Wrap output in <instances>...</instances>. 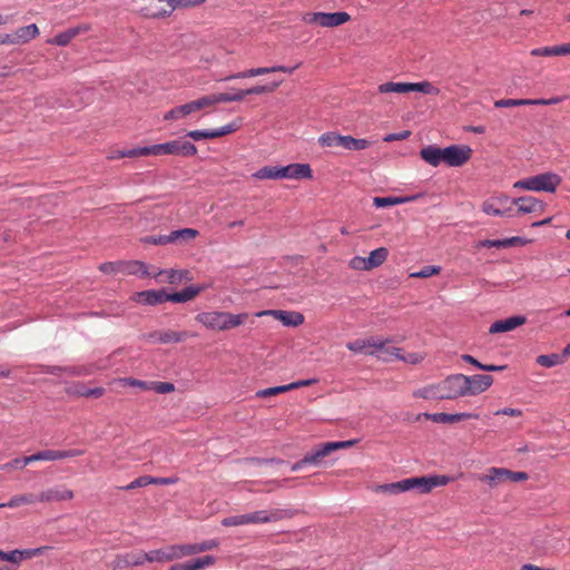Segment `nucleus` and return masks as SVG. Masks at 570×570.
<instances>
[{"label":"nucleus","mask_w":570,"mask_h":570,"mask_svg":"<svg viewBox=\"0 0 570 570\" xmlns=\"http://www.w3.org/2000/svg\"><path fill=\"white\" fill-rule=\"evenodd\" d=\"M465 375H450L438 384L425 386L415 396L429 400H455L465 396Z\"/></svg>","instance_id":"f257e3e1"},{"label":"nucleus","mask_w":570,"mask_h":570,"mask_svg":"<svg viewBox=\"0 0 570 570\" xmlns=\"http://www.w3.org/2000/svg\"><path fill=\"white\" fill-rule=\"evenodd\" d=\"M291 517L292 513L286 509L259 510L224 518L222 520V524L224 527H238L246 524L272 523Z\"/></svg>","instance_id":"f03ea898"},{"label":"nucleus","mask_w":570,"mask_h":570,"mask_svg":"<svg viewBox=\"0 0 570 570\" xmlns=\"http://www.w3.org/2000/svg\"><path fill=\"white\" fill-rule=\"evenodd\" d=\"M347 348L354 354L373 356L376 354H386L389 356H400V348L392 340L379 336L357 338L347 344Z\"/></svg>","instance_id":"7ed1b4c3"},{"label":"nucleus","mask_w":570,"mask_h":570,"mask_svg":"<svg viewBox=\"0 0 570 570\" xmlns=\"http://www.w3.org/2000/svg\"><path fill=\"white\" fill-rule=\"evenodd\" d=\"M247 313L232 314L228 312H203L196 316V320L206 328L212 331H228L243 325L248 318Z\"/></svg>","instance_id":"20e7f679"},{"label":"nucleus","mask_w":570,"mask_h":570,"mask_svg":"<svg viewBox=\"0 0 570 570\" xmlns=\"http://www.w3.org/2000/svg\"><path fill=\"white\" fill-rule=\"evenodd\" d=\"M561 181L562 179L558 174L547 171L518 180L513 184V188L531 191L554 193Z\"/></svg>","instance_id":"39448f33"},{"label":"nucleus","mask_w":570,"mask_h":570,"mask_svg":"<svg viewBox=\"0 0 570 570\" xmlns=\"http://www.w3.org/2000/svg\"><path fill=\"white\" fill-rule=\"evenodd\" d=\"M306 24H315L322 28L340 27L351 20V16L345 11L337 12H305L302 16Z\"/></svg>","instance_id":"423d86ee"},{"label":"nucleus","mask_w":570,"mask_h":570,"mask_svg":"<svg viewBox=\"0 0 570 570\" xmlns=\"http://www.w3.org/2000/svg\"><path fill=\"white\" fill-rule=\"evenodd\" d=\"M356 443L355 440H347V441H336V442H326L323 444H320L318 446L314 448L312 451L307 452L304 456V462H308L311 465H320L322 460L330 455L332 452L342 450V449H348L353 446Z\"/></svg>","instance_id":"0eeeda50"},{"label":"nucleus","mask_w":570,"mask_h":570,"mask_svg":"<svg viewBox=\"0 0 570 570\" xmlns=\"http://www.w3.org/2000/svg\"><path fill=\"white\" fill-rule=\"evenodd\" d=\"M153 156L160 155H181L194 156L197 154V147L189 141L173 140L151 146Z\"/></svg>","instance_id":"6e6552de"},{"label":"nucleus","mask_w":570,"mask_h":570,"mask_svg":"<svg viewBox=\"0 0 570 570\" xmlns=\"http://www.w3.org/2000/svg\"><path fill=\"white\" fill-rule=\"evenodd\" d=\"M482 210L491 216H514L512 199L507 195L492 196L483 202Z\"/></svg>","instance_id":"1a4fd4ad"},{"label":"nucleus","mask_w":570,"mask_h":570,"mask_svg":"<svg viewBox=\"0 0 570 570\" xmlns=\"http://www.w3.org/2000/svg\"><path fill=\"white\" fill-rule=\"evenodd\" d=\"M83 454L82 450H68V451H59V450H46L35 453L29 456L23 458V464H29L35 461H57L67 458L78 456Z\"/></svg>","instance_id":"9d476101"},{"label":"nucleus","mask_w":570,"mask_h":570,"mask_svg":"<svg viewBox=\"0 0 570 570\" xmlns=\"http://www.w3.org/2000/svg\"><path fill=\"white\" fill-rule=\"evenodd\" d=\"M493 383V379L488 374L465 375V396H474L485 392Z\"/></svg>","instance_id":"9b49d317"},{"label":"nucleus","mask_w":570,"mask_h":570,"mask_svg":"<svg viewBox=\"0 0 570 570\" xmlns=\"http://www.w3.org/2000/svg\"><path fill=\"white\" fill-rule=\"evenodd\" d=\"M473 150L468 145H451L448 147L446 164L450 167H461L472 157Z\"/></svg>","instance_id":"f8f14e48"},{"label":"nucleus","mask_w":570,"mask_h":570,"mask_svg":"<svg viewBox=\"0 0 570 570\" xmlns=\"http://www.w3.org/2000/svg\"><path fill=\"white\" fill-rule=\"evenodd\" d=\"M512 205L518 206L517 215L531 213L542 214L547 207L546 203L533 196L514 198L512 199Z\"/></svg>","instance_id":"ddd939ff"},{"label":"nucleus","mask_w":570,"mask_h":570,"mask_svg":"<svg viewBox=\"0 0 570 570\" xmlns=\"http://www.w3.org/2000/svg\"><path fill=\"white\" fill-rule=\"evenodd\" d=\"M73 498V492L65 485H56L38 494V501L45 503L69 501Z\"/></svg>","instance_id":"4468645a"},{"label":"nucleus","mask_w":570,"mask_h":570,"mask_svg":"<svg viewBox=\"0 0 570 570\" xmlns=\"http://www.w3.org/2000/svg\"><path fill=\"white\" fill-rule=\"evenodd\" d=\"M299 65L295 67H285V66H273V67H259V68H252L242 72H238L236 75H232L226 78V80L229 79H242V78H250L256 76H263L271 72H287L292 73Z\"/></svg>","instance_id":"2eb2a0df"},{"label":"nucleus","mask_w":570,"mask_h":570,"mask_svg":"<svg viewBox=\"0 0 570 570\" xmlns=\"http://www.w3.org/2000/svg\"><path fill=\"white\" fill-rule=\"evenodd\" d=\"M91 29L89 23H81L79 26L67 29L63 32L58 33L55 38L49 39L47 42L60 47L68 46L72 39L81 33H86Z\"/></svg>","instance_id":"dca6fc26"},{"label":"nucleus","mask_w":570,"mask_h":570,"mask_svg":"<svg viewBox=\"0 0 570 570\" xmlns=\"http://www.w3.org/2000/svg\"><path fill=\"white\" fill-rule=\"evenodd\" d=\"M262 315H273L276 320L282 322L286 326H298L304 323V315L298 312L293 311H264L257 314V316Z\"/></svg>","instance_id":"f3484780"},{"label":"nucleus","mask_w":570,"mask_h":570,"mask_svg":"<svg viewBox=\"0 0 570 570\" xmlns=\"http://www.w3.org/2000/svg\"><path fill=\"white\" fill-rule=\"evenodd\" d=\"M448 147L440 148L434 145L426 146L420 150L421 158L433 167H438L440 164H446Z\"/></svg>","instance_id":"a211bd4d"},{"label":"nucleus","mask_w":570,"mask_h":570,"mask_svg":"<svg viewBox=\"0 0 570 570\" xmlns=\"http://www.w3.org/2000/svg\"><path fill=\"white\" fill-rule=\"evenodd\" d=\"M424 416L435 423H443V424H451V423H456V422H461L464 420H478L479 419V414L471 413V412H462V413H454V414H449V413L428 414V413H425Z\"/></svg>","instance_id":"6ab92c4d"},{"label":"nucleus","mask_w":570,"mask_h":570,"mask_svg":"<svg viewBox=\"0 0 570 570\" xmlns=\"http://www.w3.org/2000/svg\"><path fill=\"white\" fill-rule=\"evenodd\" d=\"M145 10L146 16L159 19L170 16L175 8L174 3L169 0H150Z\"/></svg>","instance_id":"aec40b11"},{"label":"nucleus","mask_w":570,"mask_h":570,"mask_svg":"<svg viewBox=\"0 0 570 570\" xmlns=\"http://www.w3.org/2000/svg\"><path fill=\"white\" fill-rule=\"evenodd\" d=\"M46 548L24 549V550H12L4 552L0 550V561H8L11 563L19 564L23 559H31L40 556Z\"/></svg>","instance_id":"412c9836"},{"label":"nucleus","mask_w":570,"mask_h":570,"mask_svg":"<svg viewBox=\"0 0 570 570\" xmlns=\"http://www.w3.org/2000/svg\"><path fill=\"white\" fill-rule=\"evenodd\" d=\"M283 178L312 179L313 170L308 164H289L287 166H283Z\"/></svg>","instance_id":"4be33fe9"},{"label":"nucleus","mask_w":570,"mask_h":570,"mask_svg":"<svg viewBox=\"0 0 570 570\" xmlns=\"http://www.w3.org/2000/svg\"><path fill=\"white\" fill-rule=\"evenodd\" d=\"M134 299L139 303H144L147 305H157L165 302H168V293L165 289H149L138 292L134 295Z\"/></svg>","instance_id":"5701e85b"},{"label":"nucleus","mask_w":570,"mask_h":570,"mask_svg":"<svg viewBox=\"0 0 570 570\" xmlns=\"http://www.w3.org/2000/svg\"><path fill=\"white\" fill-rule=\"evenodd\" d=\"M478 480L487 483L491 489L505 483V468H489L484 473L478 475Z\"/></svg>","instance_id":"b1692460"},{"label":"nucleus","mask_w":570,"mask_h":570,"mask_svg":"<svg viewBox=\"0 0 570 570\" xmlns=\"http://www.w3.org/2000/svg\"><path fill=\"white\" fill-rule=\"evenodd\" d=\"M525 323L524 316H511L504 320H499L494 322L490 328L489 332L492 334L495 333H504L510 332L517 328L520 325H523Z\"/></svg>","instance_id":"393cba45"},{"label":"nucleus","mask_w":570,"mask_h":570,"mask_svg":"<svg viewBox=\"0 0 570 570\" xmlns=\"http://www.w3.org/2000/svg\"><path fill=\"white\" fill-rule=\"evenodd\" d=\"M154 276L159 277L160 282L166 281L173 285H178L183 281L191 279V275H190L189 271H187V269H165V271H159Z\"/></svg>","instance_id":"a878e982"},{"label":"nucleus","mask_w":570,"mask_h":570,"mask_svg":"<svg viewBox=\"0 0 570 570\" xmlns=\"http://www.w3.org/2000/svg\"><path fill=\"white\" fill-rule=\"evenodd\" d=\"M206 288H207L206 285L187 286L180 292L173 293V294L168 293V302L185 303V302L191 301L196 296H198L203 291H205Z\"/></svg>","instance_id":"bb28decb"},{"label":"nucleus","mask_w":570,"mask_h":570,"mask_svg":"<svg viewBox=\"0 0 570 570\" xmlns=\"http://www.w3.org/2000/svg\"><path fill=\"white\" fill-rule=\"evenodd\" d=\"M404 492L416 490L419 493H429L432 491L430 476H415L403 480Z\"/></svg>","instance_id":"cd10ccee"},{"label":"nucleus","mask_w":570,"mask_h":570,"mask_svg":"<svg viewBox=\"0 0 570 570\" xmlns=\"http://www.w3.org/2000/svg\"><path fill=\"white\" fill-rule=\"evenodd\" d=\"M146 557L148 562L157 563H166L177 560L173 544L148 551Z\"/></svg>","instance_id":"c85d7f7f"},{"label":"nucleus","mask_w":570,"mask_h":570,"mask_svg":"<svg viewBox=\"0 0 570 570\" xmlns=\"http://www.w3.org/2000/svg\"><path fill=\"white\" fill-rule=\"evenodd\" d=\"M529 243H530L529 239L514 236V237L504 238V239H494V240L485 239V240L481 242L479 246L488 247V248H491V247L500 248V247H511V246H524Z\"/></svg>","instance_id":"c756f323"},{"label":"nucleus","mask_w":570,"mask_h":570,"mask_svg":"<svg viewBox=\"0 0 570 570\" xmlns=\"http://www.w3.org/2000/svg\"><path fill=\"white\" fill-rule=\"evenodd\" d=\"M40 35V30L36 23L20 27L14 31L17 45H24L36 39Z\"/></svg>","instance_id":"7c9ffc66"},{"label":"nucleus","mask_w":570,"mask_h":570,"mask_svg":"<svg viewBox=\"0 0 570 570\" xmlns=\"http://www.w3.org/2000/svg\"><path fill=\"white\" fill-rule=\"evenodd\" d=\"M121 273L140 277L150 276L147 265L140 261L121 262Z\"/></svg>","instance_id":"2f4dec72"},{"label":"nucleus","mask_w":570,"mask_h":570,"mask_svg":"<svg viewBox=\"0 0 570 570\" xmlns=\"http://www.w3.org/2000/svg\"><path fill=\"white\" fill-rule=\"evenodd\" d=\"M370 490L377 494L397 495L404 492L403 480L392 483L373 484Z\"/></svg>","instance_id":"473e14b6"},{"label":"nucleus","mask_w":570,"mask_h":570,"mask_svg":"<svg viewBox=\"0 0 570 570\" xmlns=\"http://www.w3.org/2000/svg\"><path fill=\"white\" fill-rule=\"evenodd\" d=\"M372 146V141L364 138H354L352 136H343L342 147L345 150L358 151L367 149Z\"/></svg>","instance_id":"72a5a7b5"},{"label":"nucleus","mask_w":570,"mask_h":570,"mask_svg":"<svg viewBox=\"0 0 570 570\" xmlns=\"http://www.w3.org/2000/svg\"><path fill=\"white\" fill-rule=\"evenodd\" d=\"M187 336V332H176L171 330L158 332L153 335L155 340L164 344L183 342Z\"/></svg>","instance_id":"f704fd0d"},{"label":"nucleus","mask_w":570,"mask_h":570,"mask_svg":"<svg viewBox=\"0 0 570 570\" xmlns=\"http://www.w3.org/2000/svg\"><path fill=\"white\" fill-rule=\"evenodd\" d=\"M36 502H39L38 495L32 494V493H24V494H19V495L12 497L6 503H0V509L1 508H12L13 509V508H19L24 504H33Z\"/></svg>","instance_id":"c9c22d12"},{"label":"nucleus","mask_w":570,"mask_h":570,"mask_svg":"<svg viewBox=\"0 0 570 570\" xmlns=\"http://www.w3.org/2000/svg\"><path fill=\"white\" fill-rule=\"evenodd\" d=\"M199 232L194 228H183L174 230L169 234L170 243H188L198 236Z\"/></svg>","instance_id":"e433bc0d"},{"label":"nucleus","mask_w":570,"mask_h":570,"mask_svg":"<svg viewBox=\"0 0 570 570\" xmlns=\"http://www.w3.org/2000/svg\"><path fill=\"white\" fill-rule=\"evenodd\" d=\"M256 179H282L283 167L278 166H264L253 174Z\"/></svg>","instance_id":"4c0bfd02"},{"label":"nucleus","mask_w":570,"mask_h":570,"mask_svg":"<svg viewBox=\"0 0 570 570\" xmlns=\"http://www.w3.org/2000/svg\"><path fill=\"white\" fill-rule=\"evenodd\" d=\"M377 90L381 94H390V92L405 94V92H410V82L389 81V82L381 83L377 87Z\"/></svg>","instance_id":"58836bf2"},{"label":"nucleus","mask_w":570,"mask_h":570,"mask_svg":"<svg viewBox=\"0 0 570 570\" xmlns=\"http://www.w3.org/2000/svg\"><path fill=\"white\" fill-rule=\"evenodd\" d=\"M389 250L385 247H379L372 250L367 258L370 269L381 266L387 258Z\"/></svg>","instance_id":"ea45409f"},{"label":"nucleus","mask_w":570,"mask_h":570,"mask_svg":"<svg viewBox=\"0 0 570 570\" xmlns=\"http://www.w3.org/2000/svg\"><path fill=\"white\" fill-rule=\"evenodd\" d=\"M194 111H193L190 102H187V104L177 106V107L168 110L164 115V120H177V119L184 118L186 116H189Z\"/></svg>","instance_id":"a19ab883"},{"label":"nucleus","mask_w":570,"mask_h":570,"mask_svg":"<svg viewBox=\"0 0 570 570\" xmlns=\"http://www.w3.org/2000/svg\"><path fill=\"white\" fill-rule=\"evenodd\" d=\"M71 393L77 396L98 399L105 394V389H102V387L90 389L85 385H75L71 389Z\"/></svg>","instance_id":"79ce46f5"},{"label":"nucleus","mask_w":570,"mask_h":570,"mask_svg":"<svg viewBox=\"0 0 570 570\" xmlns=\"http://www.w3.org/2000/svg\"><path fill=\"white\" fill-rule=\"evenodd\" d=\"M343 135L335 131H327L318 137L322 147H342Z\"/></svg>","instance_id":"37998d69"},{"label":"nucleus","mask_w":570,"mask_h":570,"mask_svg":"<svg viewBox=\"0 0 570 570\" xmlns=\"http://www.w3.org/2000/svg\"><path fill=\"white\" fill-rule=\"evenodd\" d=\"M410 198H402V197H374L373 198V205L376 208L382 207H390L394 205H400L409 202Z\"/></svg>","instance_id":"c03bdc74"},{"label":"nucleus","mask_w":570,"mask_h":570,"mask_svg":"<svg viewBox=\"0 0 570 570\" xmlns=\"http://www.w3.org/2000/svg\"><path fill=\"white\" fill-rule=\"evenodd\" d=\"M316 379L301 380L286 385L274 386L276 395L295 389L304 387L316 383Z\"/></svg>","instance_id":"a18cd8bd"},{"label":"nucleus","mask_w":570,"mask_h":570,"mask_svg":"<svg viewBox=\"0 0 570 570\" xmlns=\"http://www.w3.org/2000/svg\"><path fill=\"white\" fill-rule=\"evenodd\" d=\"M173 547L177 560L183 559L185 557L197 554L196 543L173 544Z\"/></svg>","instance_id":"49530a36"},{"label":"nucleus","mask_w":570,"mask_h":570,"mask_svg":"<svg viewBox=\"0 0 570 570\" xmlns=\"http://www.w3.org/2000/svg\"><path fill=\"white\" fill-rule=\"evenodd\" d=\"M532 99H501L494 102L497 108H510L519 106H532Z\"/></svg>","instance_id":"de8ad7c7"},{"label":"nucleus","mask_w":570,"mask_h":570,"mask_svg":"<svg viewBox=\"0 0 570 570\" xmlns=\"http://www.w3.org/2000/svg\"><path fill=\"white\" fill-rule=\"evenodd\" d=\"M193 108V111L196 112L203 108L210 107L216 105L215 95H206L196 100L189 101Z\"/></svg>","instance_id":"09e8293b"},{"label":"nucleus","mask_w":570,"mask_h":570,"mask_svg":"<svg viewBox=\"0 0 570 570\" xmlns=\"http://www.w3.org/2000/svg\"><path fill=\"white\" fill-rule=\"evenodd\" d=\"M410 91H420L428 95H438L439 89L434 87L431 82H410Z\"/></svg>","instance_id":"8fccbe9b"},{"label":"nucleus","mask_w":570,"mask_h":570,"mask_svg":"<svg viewBox=\"0 0 570 570\" xmlns=\"http://www.w3.org/2000/svg\"><path fill=\"white\" fill-rule=\"evenodd\" d=\"M147 554H148V552H145V551H140V552H136V553H128L125 556V563L130 567L141 566L145 562H148L147 557H146Z\"/></svg>","instance_id":"3c124183"},{"label":"nucleus","mask_w":570,"mask_h":570,"mask_svg":"<svg viewBox=\"0 0 570 570\" xmlns=\"http://www.w3.org/2000/svg\"><path fill=\"white\" fill-rule=\"evenodd\" d=\"M120 383L125 386L138 387L144 391L151 390V381L149 382V381H141V380H136V379H131V377H124V379H120Z\"/></svg>","instance_id":"603ef678"},{"label":"nucleus","mask_w":570,"mask_h":570,"mask_svg":"<svg viewBox=\"0 0 570 570\" xmlns=\"http://www.w3.org/2000/svg\"><path fill=\"white\" fill-rule=\"evenodd\" d=\"M441 272L440 266L426 265L421 271L412 273L410 276L413 278H428L438 275Z\"/></svg>","instance_id":"864d4df0"},{"label":"nucleus","mask_w":570,"mask_h":570,"mask_svg":"<svg viewBox=\"0 0 570 570\" xmlns=\"http://www.w3.org/2000/svg\"><path fill=\"white\" fill-rule=\"evenodd\" d=\"M193 570H203L206 567L213 566L216 562V558L212 556H205L189 561Z\"/></svg>","instance_id":"5fc2aeb1"},{"label":"nucleus","mask_w":570,"mask_h":570,"mask_svg":"<svg viewBox=\"0 0 570 570\" xmlns=\"http://www.w3.org/2000/svg\"><path fill=\"white\" fill-rule=\"evenodd\" d=\"M239 128V124L237 121H232L218 129H212L213 138H219L226 135H229L236 131Z\"/></svg>","instance_id":"6e6d98bb"},{"label":"nucleus","mask_w":570,"mask_h":570,"mask_svg":"<svg viewBox=\"0 0 570 570\" xmlns=\"http://www.w3.org/2000/svg\"><path fill=\"white\" fill-rule=\"evenodd\" d=\"M125 158H136L141 156H150L153 155L151 146L148 147H138L132 149H124Z\"/></svg>","instance_id":"4d7b16f0"},{"label":"nucleus","mask_w":570,"mask_h":570,"mask_svg":"<svg viewBox=\"0 0 570 570\" xmlns=\"http://www.w3.org/2000/svg\"><path fill=\"white\" fill-rule=\"evenodd\" d=\"M99 271L109 275L121 273V262L102 263L99 266Z\"/></svg>","instance_id":"13d9d810"},{"label":"nucleus","mask_w":570,"mask_h":570,"mask_svg":"<svg viewBox=\"0 0 570 570\" xmlns=\"http://www.w3.org/2000/svg\"><path fill=\"white\" fill-rule=\"evenodd\" d=\"M159 394H166L175 391V386L169 382H155L151 381V390Z\"/></svg>","instance_id":"bf43d9fd"},{"label":"nucleus","mask_w":570,"mask_h":570,"mask_svg":"<svg viewBox=\"0 0 570 570\" xmlns=\"http://www.w3.org/2000/svg\"><path fill=\"white\" fill-rule=\"evenodd\" d=\"M558 46L554 47H542L535 48L531 50V56L533 57H550V56H559Z\"/></svg>","instance_id":"052dcab7"},{"label":"nucleus","mask_w":570,"mask_h":570,"mask_svg":"<svg viewBox=\"0 0 570 570\" xmlns=\"http://www.w3.org/2000/svg\"><path fill=\"white\" fill-rule=\"evenodd\" d=\"M348 266L355 271H371L367 265V258L362 256H354L348 262Z\"/></svg>","instance_id":"680f3d73"},{"label":"nucleus","mask_w":570,"mask_h":570,"mask_svg":"<svg viewBox=\"0 0 570 570\" xmlns=\"http://www.w3.org/2000/svg\"><path fill=\"white\" fill-rule=\"evenodd\" d=\"M141 242L145 244H151V245H167L171 244L169 240V234L168 235H158V236H146L141 238Z\"/></svg>","instance_id":"e2e57ef3"},{"label":"nucleus","mask_w":570,"mask_h":570,"mask_svg":"<svg viewBox=\"0 0 570 570\" xmlns=\"http://www.w3.org/2000/svg\"><path fill=\"white\" fill-rule=\"evenodd\" d=\"M279 85H281V82H274L272 85L255 86L253 88L247 89V92H249V95H262V94L273 92Z\"/></svg>","instance_id":"0e129e2a"},{"label":"nucleus","mask_w":570,"mask_h":570,"mask_svg":"<svg viewBox=\"0 0 570 570\" xmlns=\"http://www.w3.org/2000/svg\"><path fill=\"white\" fill-rule=\"evenodd\" d=\"M528 474L525 472H514L509 469H505V481L507 482H521L528 480Z\"/></svg>","instance_id":"69168bd1"},{"label":"nucleus","mask_w":570,"mask_h":570,"mask_svg":"<svg viewBox=\"0 0 570 570\" xmlns=\"http://www.w3.org/2000/svg\"><path fill=\"white\" fill-rule=\"evenodd\" d=\"M151 482H153V476L144 475V476L135 479L132 482H130L126 487V489L127 490H134L136 488H141V487L149 485V484H151Z\"/></svg>","instance_id":"338daca9"},{"label":"nucleus","mask_w":570,"mask_h":570,"mask_svg":"<svg viewBox=\"0 0 570 570\" xmlns=\"http://www.w3.org/2000/svg\"><path fill=\"white\" fill-rule=\"evenodd\" d=\"M429 476L431 480L432 489L436 488V487H444L453 481V478H451L449 475H429Z\"/></svg>","instance_id":"774afa93"}]
</instances>
